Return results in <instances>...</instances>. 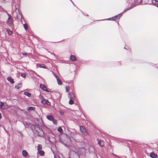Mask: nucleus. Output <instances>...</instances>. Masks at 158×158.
Here are the masks:
<instances>
[{
    "instance_id": "f257e3e1",
    "label": "nucleus",
    "mask_w": 158,
    "mask_h": 158,
    "mask_svg": "<svg viewBox=\"0 0 158 158\" xmlns=\"http://www.w3.org/2000/svg\"><path fill=\"white\" fill-rule=\"evenodd\" d=\"M31 128L33 132L35 134H37L39 136L44 137V133L42 129L40 128L37 125L33 124L31 126Z\"/></svg>"
},
{
    "instance_id": "f03ea898",
    "label": "nucleus",
    "mask_w": 158,
    "mask_h": 158,
    "mask_svg": "<svg viewBox=\"0 0 158 158\" xmlns=\"http://www.w3.org/2000/svg\"><path fill=\"white\" fill-rule=\"evenodd\" d=\"M13 20L12 18H8L6 20L7 24L10 27H12L13 26L14 23Z\"/></svg>"
},
{
    "instance_id": "7ed1b4c3",
    "label": "nucleus",
    "mask_w": 158,
    "mask_h": 158,
    "mask_svg": "<svg viewBox=\"0 0 158 158\" xmlns=\"http://www.w3.org/2000/svg\"><path fill=\"white\" fill-rule=\"evenodd\" d=\"M137 4H135L134 5H133L132 4V3H131V5L129 7H127V8L125 9L122 12L123 13H124L126 12L127 11L130 10L132 8L134 7L135 6H136Z\"/></svg>"
},
{
    "instance_id": "20e7f679",
    "label": "nucleus",
    "mask_w": 158,
    "mask_h": 158,
    "mask_svg": "<svg viewBox=\"0 0 158 158\" xmlns=\"http://www.w3.org/2000/svg\"><path fill=\"white\" fill-rule=\"evenodd\" d=\"M97 140L98 141V144L101 147H103L104 146V142L102 140H100L97 139Z\"/></svg>"
},
{
    "instance_id": "39448f33",
    "label": "nucleus",
    "mask_w": 158,
    "mask_h": 158,
    "mask_svg": "<svg viewBox=\"0 0 158 158\" xmlns=\"http://www.w3.org/2000/svg\"><path fill=\"white\" fill-rule=\"evenodd\" d=\"M40 87L43 90L47 92H49V91L46 88V86L45 85L43 84H40Z\"/></svg>"
},
{
    "instance_id": "423d86ee",
    "label": "nucleus",
    "mask_w": 158,
    "mask_h": 158,
    "mask_svg": "<svg viewBox=\"0 0 158 158\" xmlns=\"http://www.w3.org/2000/svg\"><path fill=\"white\" fill-rule=\"evenodd\" d=\"M80 131L81 132L83 133H86V134H88V133L86 131V130L84 127L83 126H80Z\"/></svg>"
},
{
    "instance_id": "0eeeda50",
    "label": "nucleus",
    "mask_w": 158,
    "mask_h": 158,
    "mask_svg": "<svg viewBox=\"0 0 158 158\" xmlns=\"http://www.w3.org/2000/svg\"><path fill=\"white\" fill-rule=\"evenodd\" d=\"M69 97L70 99H74L75 98V96L73 93H69Z\"/></svg>"
},
{
    "instance_id": "6e6552de",
    "label": "nucleus",
    "mask_w": 158,
    "mask_h": 158,
    "mask_svg": "<svg viewBox=\"0 0 158 158\" xmlns=\"http://www.w3.org/2000/svg\"><path fill=\"white\" fill-rule=\"evenodd\" d=\"M153 5L158 7V1L157 0H151Z\"/></svg>"
},
{
    "instance_id": "1a4fd4ad",
    "label": "nucleus",
    "mask_w": 158,
    "mask_h": 158,
    "mask_svg": "<svg viewBox=\"0 0 158 158\" xmlns=\"http://www.w3.org/2000/svg\"><path fill=\"white\" fill-rule=\"evenodd\" d=\"M150 156L152 158H156L157 157V155L154 153L153 152L150 153Z\"/></svg>"
},
{
    "instance_id": "9d476101",
    "label": "nucleus",
    "mask_w": 158,
    "mask_h": 158,
    "mask_svg": "<svg viewBox=\"0 0 158 158\" xmlns=\"http://www.w3.org/2000/svg\"><path fill=\"white\" fill-rule=\"evenodd\" d=\"M7 79L10 82V83L13 84L14 83V81L13 79L10 77H7Z\"/></svg>"
},
{
    "instance_id": "9b49d317",
    "label": "nucleus",
    "mask_w": 158,
    "mask_h": 158,
    "mask_svg": "<svg viewBox=\"0 0 158 158\" xmlns=\"http://www.w3.org/2000/svg\"><path fill=\"white\" fill-rule=\"evenodd\" d=\"M70 60L73 61H75L77 59L74 56L71 55L70 56Z\"/></svg>"
},
{
    "instance_id": "f8f14e48",
    "label": "nucleus",
    "mask_w": 158,
    "mask_h": 158,
    "mask_svg": "<svg viewBox=\"0 0 158 158\" xmlns=\"http://www.w3.org/2000/svg\"><path fill=\"white\" fill-rule=\"evenodd\" d=\"M47 118L49 120L52 121L53 120L54 117L51 115H48L47 116Z\"/></svg>"
},
{
    "instance_id": "ddd939ff",
    "label": "nucleus",
    "mask_w": 158,
    "mask_h": 158,
    "mask_svg": "<svg viewBox=\"0 0 158 158\" xmlns=\"http://www.w3.org/2000/svg\"><path fill=\"white\" fill-rule=\"evenodd\" d=\"M37 66H39L40 68H43L44 69H47V68L45 66L44 64H37Z\"/></svg>"
},
{
    "instance_id": "4468645a",
    "label": "nucleus",
    "mask_w": 158,
    "mask_h": 158,
    "mask_svg": "<svg viewBox=\"0 0 158 158\" xmlns=\"http://www.w3.org/2000/svg\"><path fill=\"white\" fill-rule=\"evenodd\" d=\"M47 102L50 104V103L48 101V100H43L41 101V103L44 105L46 104L47 103Z\"/></svg>"
},
{
    "instance_id": "2eb2a0df",
    "label": "nucleus",
    "mask_w": 158,
    "mask_h": 158,
    "mask_svg": "<svg viewBox=\"0 0 158 158\" xmlns=\"http://www.w3.org/2000/svg\"><path fill=\"white\" fill-rule=\"evenodd\" d=\"M22 86V85L21 83H19L17 85H16L15 86V88L19 89Z\"/></svg>"
},
{
    "instance_id": "dca6fc26",
    "label": "nucleus",
    "mask_w": 158,
    "mask_h": 158,
    "mask_svg": "<svg viewBox=\"0 0 158 158\" xmlns=\"http://www.w3.org/2000/svg\"><path fill=\"white\" fill-rule=\"evenodd\" d=\"M22 154L24 156L26 157L28 155V153L26 150H23L22 152Z\"/></svg>"
},
{
    "instance_id": "f3484780",
    "label": "nucleus",
    "mask_w": 158,
    "mask_h": 158,
    "mask_svg": "<svg viewBox=\"0 0 158 158\" xmlns=\"http://www.w3.org/2000/svg\"><path fill=\"white\" fill-rule=\"evenodd\" d=\"M24 94L28 97H30L31 96V94L28 92H25Z\"/></svg>"
},
{
    "instance_id": "a211bd4d",
    "label": "nucleus",
    "mask_w": 158,
    "mask_h": 158,
    "mask_svg": "<svg viewBox=\"0 0 158 158\" xmlns=\"http://www.w3.org/2000/svg\"><path fill=\"white\" fill-rule=\"evenodd\" d=\"M6 31L7 32L8 34L9 35H11L12 34V31L10 30L9 29H7L6 30Z\"/></svg>"
},
{
    "instance_id": "6ab92c4d",
    "label": "nucleus",
    "mask_w": 158,
    "mask_h": 158,
    "mask_svg": "<svg viewBox=\"0 0 158 158\" xmlns=\"http://www.w3.org/2000/svg\"><path fill=\"white\" fill-rule=\"evenodd\" d=\"M39 154L41 156H43L44 154V152L43 150H40L39 151Z\"/></svg>"
},
{
    "instance_id": "aec40b11",
    "label": "nucleus",
    "mask_w": 158,
    "mask_h": 158,
    "mask_svg": "<svg viewBox=\"0 0 158 158\" xmlns=\"http://www.w3.org/2000/svg\"><path fill=\"white\" fill-rule=\"evenodd\" d=\"M35 109V107L34 106H30L28 109V110H34Z\"/></svg>"
},
{
    "instance_id": "412c9836",
    "label": "nucleus",
    "mask_w": 158,
    "mask_h": 158,
    "mask_svg": "<svg viewBox=\"0 0 158 158\" xmlns=\"http://www.w3.org/2000/svg\"><path fill=\"white\" fill-rule=\"evenodd\" d=\"M57 82L58 84L59 85H61L62 84V83L60 79L59 78L57 79Z\"/></svg>"
},
{
    "instance_id": "4be33fe9",
    "label": "nucleus",
    "mask_w": 158,
    "mask_h": 158,
    "mask_svg": "<svg viewBox=\"0 0 158 158\" xmlns=\"http://www.w3.org/2000/svg\"><path fill=\"white\" fill-rule=\"evenodd\" d=\"M142 2V0H140V2H139L138 3H137L136 2V1H135V0H134V3H132V4L133 5H134V4H137L136 5H139L141 4Z\"/></svg>"
},
{
    "instance_id": "5701e85b",
    "label": "nucleus",
    "mask_w": 158,
    "mask_h": 158,
    "mask_svg": "<svg viewBox=\"0 0 158 158\" xmlns=\"http://www.w3.org/2000/svg\"><path fill=\"white\" fill-rule=\"evenodd\" d=\"M37 150H38V151H39L40 150L42 149V146L41 144H38L37 146Z\"/></svg>"
},
{
    "instance_id": "b1692460",
    "label": "nucleus",
    "mask_w": 158,
    "mask_h": 158,
    "mask_svg": "<svg viewBox=\"0 0 158 158\" xmlns=\"http://www.w3.org/2000/svg\"><path fill=\"white\" fill-rule=\"evenodd\" d=\"M23 25L24 28L26 30H27L28 29L27 24V23H25V24H23Z\"/></svg>"
},
{
    "instance_id": "393cba45",
    "label": "nucleus",
    "mask_w": 158,
    "mask_h": 158,
    "mask_svg": "<svg viewBox=\"0 0 158 158\" xmlns=\"http://www.w3.org/2000/svg\"><path fill=\"white\" fill-rule=\"evenodd\" d=\"M57 131L60 133H62L63 132V130L61 127H59L58 128Z\"/></svg>"
},
{
    "instance_id": "a878e982",
    "label": "nucleus",
    "mask_w": 158,
    "mask_h": 158,
    "mask_svg": "<svg viewBox=\"0 0 158 158\" xmlns=\"http://www.w3.org/2000/svg\"><path fill=\"white\" fill-rule=\"evenodd\" d=\"M73 100V99H70L69 102V103L70 105H72L74 103V101Z\"/></svg>"
},
{
    "instance_id": "bb28decb",
    "label": "nucleus",
    "mask_w": 158,
    "mask_h": 158,
    "mask_svg": "<svg viewBox=\"0 0 158 158\" xmlns=\"http://www.w3.org/2000/svg\"><path fill=\"white\" fill-rule=\"evenodd\" d=\"M19 19H20V21L21 22H22V18H23L21 14H20L19 13ZM17 18L18 19V15H17Z\"/></svg>"
},
{
    "instance_id": "cd10ccee",
    "label": "nucleus",
    "mask_w": 158,
    "mask_h": 158,
    "mask_svg": "<svg viewBox=\"0 0 158 158\" xmlns=\"http://www.w3.org/2000/svg\"><path fill=\"white\" fill-rule=\"evenodd\" d=\"M112 18H113V17H111V18H108V19H106V20H113V21H114V19H112ZM106 20V19H102V20H100V21H103V20Z\"/></svg>"
},
{
    "instance_id": "c85d7f7f",
    "label": "nucleus",
    "mask_w": 158,
    "mask_h": 158,
    "mask_svg": "<svg viewBox=\"0 0 158 158\" xmlns=\"http://www.w3.org/2000/svg\"><path fill=\"white\" fill-rule=\"evenodd\" d=\"M70 89V88L69 86H66L65 90L66 91V92H68L69 91Z\"/></svg>"
},
{
    "instance_id": "c756f323",
    "label": "nucleus",
    "mask_w": 158,
    "mask_h": 158,
    "mask_svg": "<svg viewBox=\"0 0 158 158\" xmlns=\"http://www.w3.org/2000/svg\"><path fill=\"white\" fill-rule=\"evenodd\" d=\"M59 142L60 143H62V144H64L65 146H66V147L67 146V145L66 143H64V142H63V141L61 140H60V139L59 140Z\"/></svg>"
},
{
    "instance_id": "7c9ffc66",
    "label": "nucleus",
    "mask_w": 158,
    "mask_h": 158,
    "mask_svg": "<svg viewBox=\"0 0 158 158\" xmlns=\"http://www.w3.org/2000/svg\"><path fill=\"white\" fill-rule=\"evenodd\" d=\"M53 123L54 124V125H56L57 124V121L56 120H54V118L53 119V120L52 121Z\"/></svg>"
},
{
    "instance_id": "2f4dec72",
    "label": "nucleus",
    "mask_w": 158,
    "mask_h": 158,
    "mask_svg": "<svg viewBox=\"0 0 158 158\" xmlns=\"http://www.w3.org/2000/svg\"><path fill=\"white\" fill-rule=\"evenodd\" d=\"M52 74H53V75L55 76V78L56 79H57L58 78V76L54 72H52Z\"/></svg>"
},
{
    "instance_id": "473e14b6",
    "label": "nucleus",
    "mask_w": 158,
    "mask_h": 158,
    "mask_svg": "<svg viewBox=\"0 0 158 158\" xmlns=\"http://www.w3.org/2000/svg\"><path fill=\"white\" fill-rule=\"evenodd\" d=\"M123 14V13L122 12L121 13H120V14H119L118 15V19L120 18V17H121L122 16Z\"/></svg>"
},
{
    "instance_id": "72a5a7b5",
    "label": "nucleus",
    "mask_w": 158,
    "mask_h": 158,
    "mask_svg": "<svg viewBox=\"0 0 158 158\" xmlns=\"http://www.w3.org/2000/svg\"><path fill=\"white\" fill-rule=\"evenodd\" d=\"M21 76L22 77H23V78H25V77L26 76V74L25 73H22L21 74Z\"/></svg>"
},
{
    "instance_id": "f704fd0d",
    "label": "nucleus",
    "mask_w": 158,
    "mask_h": 158,
    "mask_svg": "<svg viewBox=\"0 0 158 158\" xmlns=\"http://www.w3.org/2000/svg\"><path fill=\"white\" fill-rule=\"evenodd\" d=\"M22 54L25 56H26L27 55V52H23L22 53Z\"/></svg>"
},
{
    "instance_id": "c9c22d12",
    "label": "nucleus",
    "mask_w": 158,
    "mask_h": 158,
    "mask_svg": "<svg viewBox=\"0 0 158 158\" xmlns=\"http://www.w3.org/2000/svg\"><path fill=\"white\" fill-rule=\"evenodd\" d=\"M4 105L3 102H0V108H2V106Z\"/></svg>"
},
{
    "instance_id": "e433bc0d",
    "label": "nucleus",
    "mask_w": 158,
    "mask_h": 158,
    "mask_svg": "<svg viewBox=\"0 0 158 158\" xmlns=\"http://www.w3.org/2000/svg\"><path fill=\"white\" fill-rule=\"evenodd\" d=\"M126 1L129 3V4L132 1V0H126Z\"/></svg>"
},
{
    "instance_id": "4c0bfd02",
    "label": "nucleus",
    "mask_w": 158,
    "mask_h": 158,
    "mask_svg": "<svg viewBox=\"0 0 158 158\" xmlns=\"http://www.w3.org/2000/svg\"><path fill=\"white\" fill-rule=\"evenodd\" d=\"M113 18H115V19H118V15H115V16L113 17Z\"/></svg>"
},
{
    "instance_id": "58836bf2",
    "label": "nucleus",
    "mask_w": 158,
    "mask_h": 158,
    "mask_svg": "<svg viewBox=\"0 0 158 158\" xmlns=\"http://www.w3.org/2000/svg\"><path fill=\"white\" fill-rule=\"evenodd\" d=\"M60 114L61 115H63L64 114V112L62 111H60Z\"/></svg>"
},
{
    "instance_id": "ea45409f",
    "label": "nucleus",
    "mask_w": 158,
    "mask_h": 158,
    "mask_svg": "<svg viewBox=\"0 0 158 158\" xmlns=\"http://www.w3.org/2000/svg\"><path fill=\"white\" fill-rule=\"evenodd\" d=\"M8 16V18H12L11 16L8 13L7 14Z\"/></svg>"
},
{
    "instance_id": "a19ab883",
    "label": "nucleus",
    "mask_w": 158,
    "mask_h": 158,
    "mask_svg": "<svg viewBox=\"0 0 158 158\" xmlns=\"http://www.w3.org/2000/svg\"><path fill=\"white\" fill-rule=\"evenodd\" d=\"M34 73L38 77H40V76L38 75L35 72H34Z\"/></svg>"
},
{
    "instance_id": "79ce46f5",
    "label": "nucleus",
    "mask_w": 158,
    "mask_h": 158,
    "mask_svg": "<svg viewBox=\"0 0 158 158\" xmlns=\"http://www.w3.org/2000/svg\"><path fill=\"white\" fill-rule=\"evenodd\" d=\"M113 155H114V156H116L118 158H120V157L119 156H118V155H116L115 154H114L113 153Z\"/></svg>"
},
{
    "instance_id": "37998d69",
    "label": "nucleus",
    "mask_w": 158,
    "mask_h": 158,
    "mask_svg": "<svg viewBox=\"0 0 158 158\" xmlns=\"http://www.w3.org/2000/svg\"><path fill=\"white\" fill-rule=\"evenodd\" d=\"M52 54H53V55L55 57H56V55L54 53H51Z\"/></svg>"
},
{
    "instance_id": "c03bdc74",
    "label": "nucleus",
    "mask_w": 158,
    "mask_h": 158,
    "mask_svg": "<svg viewBox=\"0 0 158 158\" xmlns=\"http://www.w3.org/2000/svg\"><path fill=\"white\" fill-rule=\"evenodd\" d=\"M117 63H118V65H120V64H120V61H119V62H117Z\"/></svg>"
},
{
    "instance_id": "a18cd8bd",
    "label": "nucleus",
    "mask_w": 158,
    "mask_h": 158,
    "mask_svg": "<svg viewBox=\"0 0 158 158\" xmlns=\"http://www.w3.org/2000/svg\"><path fill=\"white\" fill-rule=\"evenodd\" d=\"M15 9H16V11L17 10H18L19 11V10L18 9V8H16V7H15Z\"/></svg>"
},
{
    "instance_id": "49530a36",
    "label": "nucleus",
    "mask_w": 158,
    "mask_h": 158,
    "mask_svg": "<svg viewBox=\"0 0 158 158\" xmlns=\"http://www.w3.org/2000/svg\"><path fill=\"white\" fill-rule=\"evenodd\" d=\"M2 118V115L0 113V119H1Z\"/></svg>"
},
{
    "instance_id": "de8ad7c7",
    "label": "nucleus",
    "mask_w": 158,
    "mask_h": 158,
    "mask_svg": "<svg viewBox=\"0 0 158 158\" xmlns=\"http://www.w3.org/2000/svg\"><path fill=\"white\" fill-rule=\"evenodd\" d=\"M2 0L3 1H6V0Z\"/></svg>"
},
{
    "instance_id": "09e8293b",
    "label": "nucleus",
    "mask_w": 158,
    "mask_h": 158,
    "mask_svg": "<svg viewBox=\"0 0 158 158\" xmlns=\"http://www.w3.org/2000/svg\"><path fill=\"white\" fill-rule=\"evenodd\" d=\"M112 19H114V20L115 19V18H112Z\"/></svg>"
},
{
    "instance_id": "8fccbe9b",
    "label": "nucleus",
    "mask_w": 158,
    "mask_h": 158,
    "mask_svg": "<svg viewBox=\"0 0 158 158\" xmlns=\"http://www.w3.org/2000/svg\"><path fill=\"white\" fill-rule=\"evenodd\" d=\"M19 133H20V134H21V132H19Z\"/></svg>"
},
{
    "instance_id": "3c124183",
    "label": "nucleus",
    "mask_w": 158,
    "mask_h": 158,
    "mask_svg": "<svg viewBox=\"0 0 158 158\" xmlns=\"http://www.w3.org/2000/svg\"><path fill=\"white\" fill-rule=\"evenodd\" d=\"M73 5H74V6H75V5L73 3Z\"/></svg>"
},
{
    "instance_id": "603ef678",
    "label": "nucleus",
    "mask_w": 158,
    "mask_h": 158,
    "mask_svg": "<svg viewBox=\"0 0 158 158\" xmlns=\"http://www.w3.org/2000/svg\"><path fill=\"white\" fill-rule=\"evenodd\" d=\"M73 5H74V6H75V5L73 3Z\"/></svg>"
},
{
    "instance_id": "864d4df0",
    "label": "nucleus",
    "mask_w": 158,
    "mask_h": 158,
    "mask_svg": "<svg viewBox=\"0 0 158 158\" xmlns=\"http://www.w3.org/2000/svg\"><path fill=\"white\" fill-rule=\"evenodd\" d=\"M54 158H56V156H54Z\"/></svg>"
},
{
    "instance_id": "5fc2aeb1",
    "label": "nucleus",
    "mask_w": 158,
    "mask_h": 158,
    "mask_svg": "<svg viewBox=\"0 0 158 158\" xmlns=\"http://www.w3.org/2000/svg\"><path fill=\"white\" fill-rule=\"evenodd\" d=\"M61 42V41H59V42H57V43H59V42Z\"/></svg>"
},
{
    "instance_id": "6e6d98bb",
    "label": "nucleus",
    "mask_w": 158,
    "mask_h": 158,
    "mask_svg": "<svg viewBox=\"0 0 158 158\" xmlns=\"http://www.w3.org/2000/svg\"><path fill=\"white\" fill-rule=\"evenodd\" d=\"M23 124H24V125L25 126V124H24V123H23Z\"/></svg>"
},
{
    "instance_id": "4d7b16f0",
    "label": "nucleus",
    "mask_w": 158,
    "mask_h": 158,
    "mask_svg": "<svg viewBox=\"0 0 158 158\" xmlns=\"http://www.w3.org/2000/svg\"><path fill=\"white\" fill-rule=\"evenodd\" d=\"M124 49H126V48H125V47H124Z\"/></svg>"
},
{
    "instance_id": "13d9d810",
    "label": "nucleus",
    "mask_w": 158,
    "mask_h": 158,
    "mask_svg": "<svg viewBox=\"0 0 158 158\" xmlns=\"http://www.w3.org/2000/svg\"><path fill=\"white\" fill-rule=\"evenodd\" d=\"M72 3H73V2H72Z\"/></svg>"
},
{
    "instance_id": "bf43d9fd",
    "label": "nucleus",
    "mask_w": 158,
    "mask_h": 158,
    "mask_svg": "<svg viewBox=\"0 0 158 158\" xmlns=\"http://www.w3.org/2000/svg\"><path fill=\"white\" fill-rule=\"evenodd\" d=\"M87 16H88L89 15H86Z\"/></svg>"
},
{
    "instance_id": "052dcab7",
    "label": "nucleus",
    "mask_w": 158,
    "mask_h": 158,
    "mask_svg": "<svg viewBox=\"0 0 158 158\" xmlns=\"http://www.w3.org/2000/svg\"><path fill=\"white\" fill-rule=\"evenodd\" d=\"M70 1H71L72 2H73L72 0H71Z\"/></svg>"
}]
</instances>
